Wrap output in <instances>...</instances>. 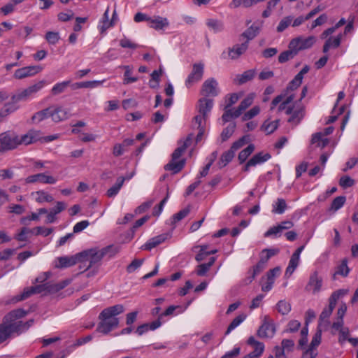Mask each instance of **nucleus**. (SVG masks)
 I'll use <instances>...</instances> for the list:
<instances>
[{
	"label": "nucleus",
	"instance_id": "57",
	"mask_svg": "<svg viewBox=\"0 0 358 358\" xmlns=\"http://www.w3.org/2000/svg\"><path fill=\"white\" fill-rule=\"evenodd\" d=\"M9 337H10L7 322H4L3 318V323L0 324V343L6 341Z\"/></svg>",
	"mask_w": 358,
	"mask_h": 358
},
{
	"label": "nucleus",
	"instance_id": "42",
	"mask_svg": "<svg viewBox=\"0 0 358 358\" xmlns=\"http://www.w3.org/2000/svg\"><path fill=\"white\" fill-rule=\"evenodd\" d=\"M323 134L321 132H317L312 135L311 143L317 144L318 147L322 148L326 147L329 143L327 138H322Z\"/></svg>",
	"mask_w": 358,
	"mask_h": 358
},
{
	"label": "nucleus",
	"instance_id": "41",
	"mask_svg": "<svg viewBox=\"0 0 358 358\" xmlns=\"http://www.w3.org/2000/svg\"><path fill=\"white\" fill-rule=\"evenodd\" d=\"M266 266V264L259 261L257 264L252 267V270L249 271V282H251L257 275L265 269Z\"/></svg>",
	"mask_w": 358,
	"mask_h": 358
},
{
	"label": "nucleus",
	"instance_id": "22",
	"mask_svg": "<svg viewBox=\"0 0 358 358\" xmlns=\"http://www.w3.org/2000/svg\"><path fill=\"white\" fill-rule=\"evenodd\" d=\"M31 196L38 203H43L44 202L51 203L54 200L53 196L44 190L31 192Z\"/></svg>",
	"mask_w": 358,
	"mask_h": 358
},
{
	"label": "nucleus",
	"instance_id": "7",
	"mask_svg": "<svg viewBox=\"0 0 358 358\" xmlns=\"http://www.w3.org/2000/svg\"><path fill=\"white\" fill-rule=\"evenodd\" d=\"M276 331L273 320L268 315H265L262 320V325L257 330V336L262 338H273Z\"/></svg>",
	"mask_w": 358,
	"mask_h": 358
},
{
	"label": "nucleus",
	"instance_id": "26",
	"mask_svg": "<svg viewBox=\"0 0 358 358\" xmlns=\"http://www.w3.org/2000/svg\"><path fill=\"white\" fill-rule=\"evenodd\" d=\"M185 160L180 159L179 161L173 160L171 159V162L165 165L164 169L166 171H172L173 174L179 173L185 166Z\"/></svg>",
	"mask_w": 358,
	"mask_h": 358
},
{
	"label": "nucleus",
	"instance_id": "8",
	"mask_svg": "<svg viewBox=\"0 0 358 358\" xmlns=\"http://www.w3.org/2000/svg\"><path fill=\"white\" fill-rule=\"evenodd\" d=\"M46 85V82L45 80H40L38 83L32 85L27 88L23 90L19 93L13 96V100H26L29 97L32 96L34 94H36L41 89H43Z\"/></svg>",
	"mask_w": 358,
	"mask_h": 358
},
{
	"label": "nucleus",
	"instance_id": "51",
	"mask_svg": "<svg viewBox=\"0 0 358 358\" xmlns=\"http://www.w3.org/2000/svg\"><path fill=\"white\" fill-rule=\"evenodd\" d=\"M234 155H235V154L233 152L232 150H229L224 152L222 155L219 161L220 166L224 167L226 165H227L230 162H231V160L234 157Z\"/></svg>",
	"mask_w": 358,
	"mask_h": 358
},
{
	"label": "nucleus",
	"instance_id": "13",
	"mask_svg": "<svg viewBox=\"0 0 358 358\" xmlns=\"http://www.w3.org/2000/svg\"><path fill=\"white\" fill-rule=\"evenodd\" d=\"M43 67L39 65L28 66L17 69L13 74V78L22 80L28 77H31L40 73Z\"/></svg>",
	"mask_w": 358,
	"mask_h": 358
},
{
	"label": "nucleus",
	"instance_id": "60",
	"mask_svg": "<svg viewBox=\"0 0 358 358\" xmlns=\"http://www.w3.org/2000/svg\"><path fill=\"white\" fill-rule=\"evenodd\" d=\"M315 42V38L313 36H308L307 38H303L301 36V46L299 48L301 50H305L311 48Z\"/></svg>",
	"mask_w": 358,
	"mask_h": 358
},
{
	"label": "nucleus",
	"instance_id": "47",
	"mask_svg": "<svg viewBox=\"0 0 358 358\" xmlns=\"http://www.w3.org/2000/svg\"><path fill=\"white\" fill-rule=\"evenodd\" d=\"M259 29L255 24L251 25L242 34L241 36L247 38L246 41L253 39L259 33Z\"/></svg>",
	"mask_w": 358,
	"mask_h": 358
},
{
	"label": "nucleus",
	"instance_id": "32",
	"mask_svg": "<svg viewBox=\"0 0 358 358\" xmlns=\"http://www.w3.org/2000/svg\"><path fill=\"white\" fill-rule=\"evenodd\" d=\"M256 74L255 69H250L244 71L241 74L236 76V80L238 85H243L253 79Z\"/></svg>",
	"mask_w": 358,
	"mask_h": 358
},
{
	"label": "nucleus",
	"instance_id": "17",
	"mask_svg": "<svg viewBox=\"0 0 358 358\" xmlns=\"http://www.w3.org/2000/svg\"><path fill=\"white\" fill-rule=\"evenodd\" d=\"M80 262L79 253L73 256H64L57 258L55 267L57 268H64L74 266Z\"/></svg>",
	"mask_w": 358,
	"mask_h": 358
},
{
	"label": "nucleus",
	"instance_id": "50",
	"mask_svg": "<svg viewBox=\"0 0 358 358\" xmlns=\"http://www.w3.org/2000/svg\"><path fill=\"white\" fill-rule=\"evenodd\" d=\"M125 71L124 73L123 83L124 85H129L130 83H135L138 80V78L136 76H131V68L129 66H124Z\"/></svg>",
	"mask_w": 358,
	"mask_h": 358
},
{
	"label": "nucleus",
	"instance_id": "34",
	"mask_svg": "<svg viewBox=\"0 0 358 358\" xmlns=\"http://www.w3.org/2000/svg\"><path fill=\"white\" fill-rule=\"evenodd\" d=\"M71 282L70 279H66L57 283L48 282L49 293L54 294L59 292L60 290L68 286Z\"/></svg>",
	"mask_w": 358,
	"mask_h": 358
},
{
	"label": "nucleus",
	"instance_id": "9",
	"mask_svg": "<svg viewBox=\"0 0 358 358\" xmlns=\"http://www.w3.org/2000/svg\"><path fill=\"white\" fill-rule=\"evenodd\" d=\"M34 322V320L31 319L27 322L14 321L7 322L10 336H20L27 331L32 326Z\"/></svg>",
	"mask_w": 358,
	"mask_h": 358
},
{
	"label": "nucleus",
	"instance_id": "27",
	"mask_svg": "<svg viewBox=\"0 0 358 358\" xmlns=\"http://www.w3.org/2000/svg\"><path fill=\"white\" fill-rule=\"evenodd\" d=\"M300 86L299 83H294L292 84V80L289 83L287 87L282 90V92L280 93L281 95H282V97L284 99H288L289 96L290 102H292L294 99L295 98V90Z\"/></svg>",
	"mask_w": 358,
	"mask_h": 358
},
{
	"label": "nucleus",
	"instance_id": "39",
	"mask_svg": "<svg viewBox=\"0 0 358 358\" xmlns=\"http://www.w3.org/2000/svg\"><path fill=\"white\" fill-rule=\"evenodd\" d=\"M300 262V258H298L292 255L291 258L289 261V264L285 271V276L289 277L294 272L296 268L298 267Z\"/></svg>",
	"mask_w": 358,
	"mask_h": 358
},
{
	"label": "nucleus",
	"instance_id": "14",
	"mask_svg": "<svg viewBox=\"0 0 358 358\" xmlns=\"http://www.w3.org/2000/svg\"><path fill=\"white\" fill-rule=\"evenodd\" d=\"M57 181V180L55 177L48 176L45 173L31 175L25 178V182L27 184L40 182L43 184L53 185L55 184Z\"/></svg>",
	"mask_w": 358,
	"mask_h": 358
},
{
	"label": "nucleus",
	"instance_id": "15",
	"mask_svg": "<svg viewBox=\"0 0 358 358\" xmlns=\"http://www.w3.org/2000/svg\"><path fill=\"white\" fill-rule=\"evenodd\" d=\"M201 94L206 96H216L219 94L218 83L214 78L207 79L202 85Z\"/></svg>",
	"mask_w": 358,
	"mask_h": 358
},
{
	"label": "nucleus",
	"instance_id": "16",
	"mask_svg": "<svg viewBox=\"0 0 358 358\" xmlns=\"http://www.w3.org/2000/svg\"><path fill=\"white\" fill-rule=\"evenodd\" d=\"M41 139V133L38 130L31 129L27 134L19 136V145H29Z\"/></svg>",
	"mask_w": 358,
	"mask_h": 358
},
{
	"label": "nucleus",
	"instance_id": "44",
	"mask_svg": "<svg viewBox=\"0 0 358 358\" xmlns=\"http://www.w3.org/2000/svg\"><path fill=\"white\" fill-rule=\"evenodd\" d=\"M101 23V24L99 25L101 33L106 31L108 29L114 26L113 20H108V10H106L104 13Z\"/></svg>",
	"mask_w": 358,
	"mask_h": 358
},
{
	"label": "nucleus",
	"instance_id": "11",
	"mask_svg": "<svg viewBox=\"0 0 358 358\" xmlns=\"http://www.w3.org/2000/svg\"><path fill=\"white\" fill-rule=\"evenodd\" d=\"M322 278L319 275V273L315 271L310 275L305 289L307 292H311L313 294H317L322 289Z\"/></svg>",
	"mask_w": 358,
	"mask_h": 358
},
{
	"label": "nucleus",
	"instance_id": "35",
	"mask_svg": "<svg viewBox=\"0 0 358 358\" xmlns=\"http://www.w3.org/2000/svg\"><path fill=\"white\" fill-rule=\"evenodd\" d=\"M206 24L207 27L214 33L221 32L224 30V24L222 21L217 19H207Z\"/></svg>",
	"mask_w": 358,
	"mask_h": 358
},
{
	"label": "nucleus",
	"instance_id": "28",
	"mask_svg": "<svg viewBox=\"0 0 358 358\" xmlns=\"http://www.w3.org/2000/svg\"><path fill=\"white\" fill-rule=\"evenodd\" d=\"M19 101L20 100H13L12 99L10 102L6 103L0 110V117H6L9 114L15 112L19 108L17 104Z\"/></svg>",
	"mask_w": 358,
	"mask_h": 358
},
{
	"label": "nucleus",
	"instance_id": "62",
	"mask_svg": "<svg viewBox=\"0 0 358 358\" xmlns=\"http://www.w3.org/2000/svg\"><path fill=\"white\" fill-rule=\"evenodd\" d=\"M291 97L288 99H283L282 101L279 104L278 106V111H285L286 115H289V113L292 112V102H290Z\"/></svg>",
	"mask_w": 358,
	"mask_h": 358
},
{
	"label": "nucleus",
	"instance_id": "54",
	"mask_svg": "<svg viewBox=\"0 0 358 358\" xmlns=\"http://www.w3.org/2000/svg\"><path fill=\"white\" fill-rule=\"evenodd\" d=\"M272 212L276 214H282L287 208V204L283 199H278L275 204L273 205Z\"/></svg>",
	"mask_w": 358,
	"mask_h": 358
},
{
	"label": "nucleus",
	"instance_id": "64",
	"mask_svg": "<svg viewBox=\"0 0 358 358\" xmlns=\"http://www.w3.org/2000/svg\"><path fill=\"white\" fill-rule=\"evenodd\" d=\"M236 108H229L225 107L224 112L222 116V121L226 123L229 122L232 118H236L235 116Z\"/></svg>",
	"mask_w": 358,
	"mask_h": 358
},
{
	"label": "nucleus",
	"instance_id": "19",
	"mask_svg": "<svg viewBox=\"0 0 358 358\" xmlns=\"http://www.w3.org/2000/svg\"><path fill=\"white\" fill-rule=\"evenodd\" d=\"M134 138H124L121 143H115L113 148L112 153L114 157H120L127 151V148L134 144Z\"/></svg>",
	"mask_w": 358,
	"mask_h": 358
},
{
	"label": "nucleus",
	"instance_id": "1",
	"mask_svg": "<svg viewBox=\"0 0 358 358\" xmlns=\"http://www.w3.org/2000/svg\"><path fill=\"white\" fill-rule=\"evenodd\" d=\"M124 312V306L117 304L103 309L99 314L100 322L96 327V331L103 334H108L113 329L117 327L119 320L117 315Z\"/></svg>",
	"mask_w": 358,
	"mask_h": 358
},
{
	"label": "nucleus",
	"instance_id": "61",
	"mask_svg": "<svg viewBox=\"0 0 358 358\" xmlns=\"http://www.w3.org/2000/svg\"><path fill=\"white\" fill-rule=\"evenodd\" d=\"M48 43L55 45L60 39L59 34L57 31H47L45 36Z\"/></svg>",
	"mask_w": 358,
	"mask_h": 358
},
{
	"label": "nucleus",
	"instance_id": "53",
	"mask_svg": "<svg viewBox=\"0 0 358 358\" xmlns=\"http://www.w3.org/2000/svg\"><path fill=\"white\" fill-rule=\"evenodd\" d=\"M346 198L345 196H336L331 202L330 210L336 211L341 208L345 204Z\"/></svg>",
	"mask_w": 358,
	"mask_h": 358
},
{
	"label": "nucleus",
	"instance_id": "24",
	"mask_svg": "<svg viewBox=\"0 0 358 358\" xmlns=\"http://www.w3.org/2000/svg\"><path fill=\"white\" fill-rule=\"evenodd\" d=\"M343 35L341 34L337 35L336 37H329L325 41L322 52L327 53L331 48H337L340 46Z\"/></svg>",
	"mask_w": 358,
	"mask_h": 358
},
{
	"label": "nucleus",
	"instance_id": "30",
	"mask_svg": "<svg viewBox=\"0 0 358 358\" xmlns=\"http://www.w3.org/2000/svg\"><path fill=\"white\" fill-rule=\"evenodd\" d=\"M279 126V120L271 121L265 120L260 127L261 131H264L266 135L273 133Z\"/></svg>",
	"mask_w": 358,
	"mask_h": 358
},
{
	"label": "nucleus",
	"instance_id": "6",
	"mask_svg": "<svg viewBox=\"0 0 358 358\" xmlns=\"http://www.w3.org/2000/svg\"><path fill=\"white\" fill-rule=\"evenodd\" d=\"M345 294V291L343 289H338L334 292L331 296L329 299V306L328 307L324 308L322 312L320 315V324L324 322L327 321L330 315H331L338 299L343 296Z\"/></svg>",
	"mask_w": 358,
	"mask_h": 358
},
{
	"label": "nucleus",
	"instance_id": "48",
	"mask_svg": "<svg viewBox=\"0 0 358 358\" xmlns=\"http://www.w3.org/2000/svg\"><path fill=\"white\" fill-rule=\"evenodd\" d=\"M207 248H208L207 245H202L200 247V250L195 257V259L197 262H201V261L204 260L207 256L217 252L216 250L208 251Z\"/></svg>",
	"mask_w": 358,
	"mask_h": 358
},
{
	"label": "nucleus",
	"instance_id": "58",
	"mask_svg": "<svg viewBox=\"0 0 358 358\" xmlns=\"http://www.w3.org/2000/svg\"><path fill=\"white\" fill-rule=\"evenodd\" d=\"M248 136H242L238 140L233 143L229 150H232L233 152L235 154V152L241 148H242L248 142Z\"/></svg>",
	"mask_w": 358,
	"mask_h": 358
},
{
	"label": "nucleus",
	"instance_id": "43",
	"mask_svg": "<svg viewBox=\"0 0 358 358\" xmlns=\"http://www.w3.org/2000/svg\"><path fill=\"white\" fill-rule=\"evenodd\" d=\"M247 317L245 314H240L237 317H236L232 322L229 324L226 331L225 334H229L236 329L238 326H239Z\"/></svg>",
	"mask_w": 358,
	"mask_h": 358
},
{
	"label": "nucleus",
	"instance_id": "5",
	"mask_svg": "<svg viewBox=\"0 0 358 358\" xmlns=\"http://www.w3.org/2000/svg\"><path fill=\"white\" fill-rule=\"evenodd\" d=\"M48 285V282H45L41 285L26 287L24 289L23 292L21 294L15 296L13 298L12 301L13 302L15 303L19 302L28 299L34 294H39L43 292L49 293Z\"/></svg>",
	"mask_w": 358,
	"mask_h": 358
},
{
	"label": "nucleus",
	"instance_id": "31",
	"mask_svg": "<svg viewBox=\"0 0 358 358\" xmlns=\"http://www.w3.org/2000/svg\"><path fill=\"white\" fill-rule=\"evenodd\" d=\"M149 22L150 27L156 30L163 29L169 25L168 20L160 16L155 17V18L150 17Z\"/></svg>",
	"mask_w": 358,
	"mask_h": 358
},
{
	"label": "nucleus",
	"instance_id": "46",
	"mask_svg": "<svg viewBox=\"0 0 358 358\" xmlns=\"http://www.w3.org/2000/svg\"><path fill=\"white\" fill-rule=\"evenodd\" d=\"M92 339V336L91 335H87L85 337L80 338L76 341V342L71 346L68 347L66 349L68 354L73 352L76 348L81 346L90 341Z\"/></svg>",
	"mask_w": 358,
	"mask_h": 358
},
{
	"label": "nucleus",
	"instance_id": "56",
	"mask_svg": "<svg viewBox=\"0 0 358 358\" xmlns=\"http://www.w3.org/2000/svg\"><path fill=\"white\" fill-rule=\"evenodd\" d=\"M293 17L291 15L283 17L279 22L276 29L278 32H282L285 31L292 23Z\"/></svg>",
	"mask_w": 358,
	"mask_h": 358
},
{
	"label": "nucleus",
	"instance_id": "37",
	"mask_svg": "<svg viewBox=\"0 0 358 358\" xmlns=\"http://www.w3.org/2000/svg\"><path fill=\"white\" fill-rule=\"evenodd\" d=\"M215 260L216 258L215 257H212L209 259L208 262L198 265L196 271V274L199 276H204L210 267L214 264Z\"/></svg>",
	"mask_w": 358,
	"mask_h": 358
},
{
	"label": "nucleus",
	"instance_id": "33",
	"mask_svg": "<svg viewBox=\"0 0 358 358\" xmlns=\"http://www.w3.org/2000/svg\"><path fill=\"white\" fill-rule=\"evenodd\" d=\"M192 142V137L190 136H187L185 141L183 142L182 145L177 148L172 154L173 160H178L182 153L185 151L188 146L190 145Z\"/></svg>",
	"mask_w": 358,
	"mask_h": 358
},
{
	"label": "nucleus",
	"instance_id": "2",
	"mask_svg": "<svg viewBox=\"0 0 358 358\" xmlns=\"http://www.w3.org/2000/svg\"><path fill=\"white\" fill-rule=\"evenodd\" d=\"M110 248L111 246H108L101 250L97 248H91L80 252H79L80 262H87L88 264L87 265L86 269H88L101 262Z\"/></svg>",
	"mask_w": 358,
	"mask_h": 358
},
{
	"label": "nucleus",
	"instance_id": "63",
	"mask_svg": "<svg viewBox=\"0 0 358 358\" xmlns=\"http://www.w3.org/2000/svg\"><path fill=\"white\" fill-rule=\"evenodd\" d=\"M350 272V269L347 264L346 260H343L341 264L337 267V269L334 273V275H340L343 277H346Z\"/></svg>",
	"mask_w": 358,
	"mask_h": 358
},
{
	"label": "nucleus",
	"instance_id": "23",
	"mask_svg": "<svg viewBox=\"0 0 358 358\" xmlns=\"http://www.w3.org/2000/svg\"><path fill=\"white\" fill-rule=\"evenodd\" d=\"M248 48V41L242 43L241 44L235 45L232 48L229 50V56L232 59L238 58Z\"/></svg>",
	"mask_w": 358,
	"mask_h": 358
},
{
	"label": "nucleus",
	"instance_id": "59",
	"mask_svg": "<svg viewBox=\"0 0 358 358\" xmlns=\"http://www.w3.org/2000/svg\"><path fill=\"white\" fill-rule=\"evenodd\" d=\"M189 213L188 208H184L174 214L171 217V224L175 225L177 222L185 218Z\"/></svg>",
	"mask_w": 358,
	"mask_h": 358
},
{
	"label": "nucleus",
	"instance_id": "4",
	"mask_svg": "<svg viewBox=\"0 0 358 358\" xmlns=\"http://www.w3.org/2000/svg\"><path fill=\"white\" fill-rule=\"evenodd\" d=\"M19 145L18 135L7 131L0 134V152L15 149Z\"/></svg>",
	"mask_w": 358,
	"mask_h": 358
},
{
	"label": "nucleus",
	"instance_id": "36",
	"mask_svg": "<svg viewBox=\"0 0 358 358\" xmlns=\"http://www.w3.org/2000/svg\"><path fill=\"white\" fill-rule=\"evenodd\" d=\"M124 180L125 179L124 177H122V176L119 177L117 179L115 184L108 189V191L106 192V195L108 197L115 196L120 192V189L122 188V187L124 184Z\"/></svg>",
	"mask_w": 358,
	"mask_h": 358
},
{
	"label": "nucleus",
	"instance_id": "10",
	"mask_svg": "<svg viewBox=\"0 0 358 358\" xmlns=\"http://www.w3.org/2000/svg\"><path fill=\"white\" fill-rule=\"evenodd\" d=\"M204 65L202 63L193 64L192 70L185 80L187 87H191L194 84L200 81L203 75Z\"/></svg>",
	"mask_w": 358,
	"mask_h": 358
},
{
	"label": "nucleus",
	"instance_id": "29",
	"mask_svg": "<svg viewBox=\"0 0 358 358\" xmlns=\"http://www.w3.org/2000/svg\"><path fill=\"white\" fill-rule=\"evenodd\" d=\"M255 98L254 94H249L243 100L241 101L239 106L236 108V117H239L243 111L248 108L253 103Z\"/></svg>",
	"mask_w": 358,
	"mask_h": 358
},
{
	"label": "nucleus",
	"instance_id": "3",
	"mask_svg": "<svg viewBox=\"0 0 358 358\" xmlns=\"http://www.w3.org/2000/svg\"><path fill=\"white\" fill-rule=\"evenodd\" d=\"M308 92L307 86H304L301 93V97L299 101H294L292 103V112L289 113L288 122L294 125H297L300 123L305 115V108L301 103V101L306 96Z\"/></svg>",
	"mask_w": 358,
	"mask_h": 358
},
{
	"label": "nucleus",
	"instance_id": "52",
	"mask_svg": "<svg viewBox=\"0 0 358 358\" xmlns=\"http://www.w3.org/2000/svg\"><path fill=\"white\" fill-rule=\"evenodd\" d=\"M236 129V124L234 122L229 124L226 128L223 129L221 133L222 141H227L234 133Z\"/></svg>",
	"mask_w": 358,
	"mask_h": 358
},
{
	"label": "nucleus",
	"instance_id": "55",
	"mask_svg": "<svg viewBox=\"0 0 358 358\" xmlns=\"http://www.w3.org/2000/svg\"><path fill=\"white\" fill-rule=\"evenodd\" d=\"M276 307L278 311L283 315H287L291 310L290 303L287 302L285 300L279 301L276 305Z\"/></svg>",
	"mask_w": 358,
	"mask_h": 358
},
{
	"label": "nucleus",
	"instance_id": "38",
	"mask_svg": "<svg viewBox=\"0 0 358 358\" xmlns=\"http://www.w3.org/2000/svg\"><path fill=\"white\" fill-rule=\"evenodd\" d=\"M278 252V249H264L259 254V261L266 265L269 259L277 255Z\"/></svg>",
	"mask_w": 358,
	"mask_h": 358
},
{
	"label": "nucleus",
	"instance_id": "12",
	"mask_svg": "<svg viewBox=\"0 0 358 358\" xmlns=\"http://www.w3.org/2000/svg\"><path fill=\"white\" fill-rule=\"evenodd\" d=\"M50 117L55 122L64 121L71 116V109L62 106H52Z\"/></svg>",
	"mask_w": 358,
	"mask_h": 358
},
{
	"label": "nucleus",
	"instance_id": "18",
	"mask_svg": "<svg viewBox=\"0 0 358 358\" xmlns=\"http://www.w3.org/2000/svg\"><path fill=\"white\" fill-rule=\"evenodd\" d=\"M271 157V156L269 153L258 152L248 161L243 168V170L244 171H248L250 167L263 164L270 159Z\"/></svg>",
	"mask_w": 358,
	"mask_h": 358
},
{
	"label": "nucleus",
	"instance_id": "45",
	"mask_svg": "<svg viewBox=\"0 0 358 358\" xmlns=\"http://www.w3.org/2000/svg\"><path fill=\"white\" fill-rule=\"evenodd\" d=\"M255 150V145L253 144H250L247 148L241 150L238 156V161L240 164H243L246 161L248 157Z\"/></svg>",
	"mask_w": 358,
	"mask_h": 358
},
{
	"label": "nucleus",
	"instance_id": "25",
	"mask_svg": "<svg viewBox=\"0 0 358 358\" xmlns=\"http://www.w3.org/2000/svg\"><path fill=\"white\" fill-rule=\"evenodd\" d=\"M27 314V311L24 310L22 308H18L13 310L8 313H7L4 317V322H10L16 321L19 319H21L26 316Z\"/></svg>",
	"mask_w": 358,
	"mask_h": 358
},
{
	"label": "nucleus",
	"instance_id": "20",
	"mask_svg": "<svg viewBox=\"0 0 358 358\" xmlns=\"http://www.w3.org/2000/svg\"><path fill=\"white\" fill-rule=\"evenodd\" d=\"M167 238L168 234H162L152 237L141 246V249L150 251L164 243L167 239Z\"/></svg>",
	"mask_w": 358,
	"mask_h": 358
},
{
	"label": "nucleus",
	"instance_id": "49",
	"mask_svg": "<svg viewBox=\"0 0 358 358\" xmlns=\"http://www.w3.org/2000/svg\"><path fill=\"white\" fill-rule=\"evenodd\" d=\"M70 80H64L56 83L52 88L51 92L53 95H57L65 91L66 88L70 85Z\"/></svg>",
	"mask_w": 358,
	"mask_h": 358
},
{
	"label": "nucleus",
	"instance_id": "21",
	"mask_svg": "<svg viewBox=\"0 0 358 358\" xmlns=\"http://www.w3.org/2000/svg\"><path fill=\"white\" fill-rule=\"evenodd\" d=\"M213 106V101L212 99L203 97L199 100L198 110L203 118L208 117V114L211 111Z\"/></svg>",
	"mask_w": 358,
	"mask_h": 358
},
{
	"label": "nucleus",
	"instance_id": "40",
	"mask_svg": "<svg viewBox=\"0 0 358 358\" xmlns=\"http://www.w3.org/2000/svg\"><path fill=\"white\" fill-rule=\"evenodd\" d=\"M50 113H51V108H47L45 109H43L42 110H40L37 113H36L32 116V122L34 123H38L41 122L42 120L47 119L48 117H50Z\"/></svg>",
	"mask_w": 358,
	"mask_h": 358
}]
</instances>
